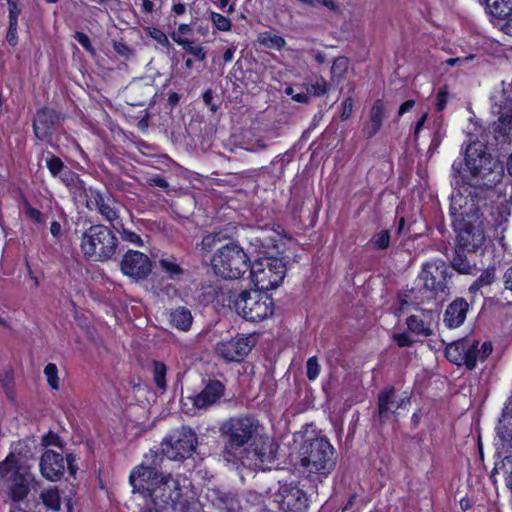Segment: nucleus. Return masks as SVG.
<instances>
[{"label": "nucleus", "instance_id": "nucleus-1", "mask_svg": "<svg viewBox=\"0 0 512 512\" xmlns=\"http://www.w3.org/2000/svg\"><path fill=\"white\" fill-rule=\"evenodd\" d=\"M466 195L458 193L452 196L449 212L452 226L456 232L454 256L451 260L453 270L461 274H470L473 265L468 254L475 253L485 242L482 218L503 196L499 192L480 188H464Z\"/></svg>", "mask_w": 512, "mask_h": 512}, {"label": "nucleus", "instance_id": "nucleus-2", "mask_svg": "<svg viewBox=\"0 0 512 512\" xmlns=\"http://www.w3.org/2000/svg\"><path fill=\"white\" fill-rule=\"evenodd\" d=\"M508 130H481L477 140L471 141L465 151L463 160H455L452 164V176L457 183L469 187H480L505 195L503 179L504 165L491 155L498 151L509 137Z\"/></svg>", "mask_w": 512, "mask_h": 512}, {"label": "nucleus", "instance_id": "nucleus-3", "mask_svg": "<svg viewBox=\"0 0 512 512\" xmlns=\"http://www.w3.org/2000/svg\"><path fill=\"white\" fill-rule=\"evenodd\" d=\"M260 427L259 420L253 415L230 417L220 427L223 439L222 457L235 466L245 465L248 455L246 446Z\"/></svg>", "mask_w": 512, "mask_h": 512}, {"label": "nucleus", "instance_id": "nucleus-4", "mask_svg": "<svg viewBox=\"0 0 512 512\" xmlns=\"http://www.w3.org/2000/svg\"><path fill=\"white\" fill-rule=\"evenodd\" d=\"M211 290L212 293L209 292L211 300L217 297L218 302L234 310L246 321L260 322L271 317L274 313L273 298L268 295L267 292L258 290L257 288L254 291H221L220 294L216 288L211 287Z\"/></svg>", "mask_w": 512, "mask_h": 512}, {"label": "nucleus", "instance_id": "nucleus-5", "mask_svg": "<svg viewBox=\"0 0 512 512\" xmlns=\"http://www.w3.org/2000/svg\"><path fill=\"white\" fill-rule=\"evenodd\" d=\"M337 453L326 436L307 437L299 449V464L308 477H327L335 468Z\"/></svg>", "mask_w": 512, "mask_h": 512}, {"label": "nucleus", "instance_id": "nucleus-6", "mask_svg": "<svg viewBox=\"0 0 512 512\" xmlns=\"http://www.w3.org/2000/svg\"><path fill=\"white\" fill-rule=\"evenodd\" d=\"M149 498L153 507L172 512H201L200 503L183 490L171 475H164L158 484L145 497Z\"/></svg>", "mask_w": 512, "mask_h": 512}, {"label": "nucleus", "instance_id": "nucleus-7", "mask_svg": "<svg viewBox=\"0 0 512 512\" xmlns=\"http://www.w3.org/2000/svg\"><path fill=\"white\" fill-rule=\"evenodd\" d=\"M80 250L85 260L107 262L119 254V241L115 233L104 224H93L80 237Z\"/></svg>", "mask_w": 512, "mask_h": 512}, {"label": "nucleus", "instance_id": "nucleus-8", "mask_svg": "<svg viewBox=\"0 0 512 512\" xmlns=\"http://www.w3.org/2000/svg\"><path fill=\"white\" fill-rule=\"evenodd\" d=\"M210 264L217 277L236 280L250 270L252 262L237 242H229L216 249Z\"/></svg>", "mask_w": 512, "mask_h": 512}, {"label": "nucleus", "instance_id": "nucleus-9", "mask_svg": "<svg viewBox=\"0 0 512 512\" xmlns=\"http://www.w3.org/2000/svg\"><path fill=\"white\" fill-rule=\"evenodd\" d=\"M492 351L490 341L480 344L479 340L463 337L449 343L444 349V355L450 363L472 371L476 368L477 362L486 361Z\"/></svg>", "mask_w": 512, "mask_h": 512}, {"label": "nucleus", "instance_id": "nucleus-10", "mask_svg": "<svg viewBox=\"0 0 512 512\" xmlns=\"http://www.w3.org/2000/svg\"><path fill=\"white\" fill-rule=\"evenodd\" d=\"M249 271L255 287L267 292L277 288L283 282L287 267L282 258L265 256L253 261Z\"/></svg>", "mask_w": 512, "mask_h": 512}, {"label": "nucleus", "instance_id": "nucleus-11", "mask_svg": "<svg viewBox=\"0 0 512 512\" xmlns=\"http://www.w3.org/2000/svg\"><path fill=\"white\" fill-rule=\"evenodd\" d=\"M198 445L197 434L189 426H181L161 442L159 454L173 461L192 457Z\"/></svg>", "mask_w": 512, "mask_h": 512}, {"label": "nucleus", "instance_id": "nucleus-12", "mask_svg": "<svg viewBox=\"0 0 512 512\" xmlns=\"http://www.w3.org/2000/svg\"><path fill=\"white\" fill-rule=\"evenodd\" d=\"M145 459L147 462L150 461L149 464L142 463L134 467L129 475V483L133 492L139 493L143 497H146L147 493L158 484V480L164 477L158 470L163 461L158 450L151 449L149 456L146 455Z\"/></svg>", "mask_w": 512, "mask_h": 512}, {"label": "nucleus", "instance_id": "nucleus-13", "mask_svg": "<svg viewBox=\"0 0 512 512\" xmlns=\"http://www.w3.org/2000/svg\"><path fill=\"white\" fill-rule=\"evenodd\" d=\"M40 472L43 478L48 481H59L67 468L70 476L75 477L78 471L76 456L69 453L64 457L61 453L47 449L44 451L39 462Z\"/></svg>", "mask_w": 512, "mask_h": 512}, {"label": "nucleus", "instance_id": "nucleus-14", "mask_svg": "<svg viewBox=\"0 0 512 512\" xmlns=\"http://www.w3.org/2000/svg\"><path fill=\"white\" fill-rule=\"evenodd\" d=\"M453 274L450 267L442 260L428 261L423 264L418 279L423 288L430 292L429 298L449 291L448 283Z\"/></svg>", "mask_w": 512, "mask_h": 512}, {"label": "nucleus", "instance_id": "nucleus-15", "mask_svg": "<svg viewBox=\"0 0 512 512\" xmlns=\"http://www.w3.org/2000/svg\"><path fill=\"white\" fill-rule=\"evenodd\" d=\"M246 448L248 455L244 466L254 464L264 469V465L272 464L276 460L279 445L274 438L257 431Z\"/></svg>", "mask_w": 512, "mask_h": 512}, {"label": "nucleus", "instance_id": "nucleus-16", "mask_svg": "<svg viewBox=\"0 0 512 512\" xmlns=\"http://www.w3.org/2000/svg\"><path fill=\"white\" fill-rule=\"evenodd\" d=\"M80 182L82 192L87 198L86 207L89 210L95 209L105 221L111 224L117 222L120 218V203L111 194L103 193L91 186L86 189L83 181Z\"/></svg>", "mask_w": 512, "mask_h": 512}, {"label": "nucleus", "instance_id": "nucleus-17", "mask_svg": "<svg viewBox=\"0 0 512 512\" xmlns=\"http://www.w3.org/2000/svg\"><path fill=\"white\" fill-rule=\"evenodd\" d=\"M257 344L255 334H237L229 340H223L216 345V353L226 362H242Z\"/></svg>", "mask_w": 512, "mask_h": 512}, {"label": "nucleus", "instance_id": "nucleus-18", "mask_svg": "<svg viewBox=\"0 0 512 512\" xmlns=\"http://www.w3.org/2000/svg\"><path fill=\"white\" fill-rule=\"evenodd\" d=\"M152 269L151 259L138 250L128 249L120 261V271L135 282L146 280Z\"/></svg>", "mask_w": 512, "mask_h": 512}, {"label": "nucleus", "instance_id": "nucleus-19", "mask_svg": "<svg viewBox=\"0 0 512 512\" xmlns=\"http://www.w3.org/2000/svg\"><path fill=\"white\" fill-rule=\"evenodd\" d=\"M276 497L283 512H306L308 510L307 493L294 481L280 483Z\"/></svg>", "mask_w": 512, "mask_h": 512}, {"label": "nucleus", "instance_id": "nucleus-20", "mask_svg": "<svg viewBox=\"0 0 512 512\" xmlns=\"http://www.w3.org/2000/svg\"><path fill=\"white\" fill-rule=\"evenodd\" d=\"M37 484L28 465L22 464L7 478L8 496L16 503L23 501Z\"/></svg>", "mask_w": 512, "mask_h": 512}, {"label": "nucleus", "instance_id": "nucleus-21", "mask_svg": "<svg viewBox=\"0 0 512 512\" xmlns=\"http://www.w3.org/2000/svg\"><path fill=\"white\" fill-rule=\"evenodd\" d=\"M202 390L191 397L192 405L198 410H206L218 403L224 396L225 385L218 379H203Z\"/></svg>", "mask_w": 512, "mask_h": 512}, {"label": "nucleus", "instance_id": "nucleus-22", "mask_svg": "<svg viewBox=\"0 0 512 512\" xmlns=\"http://www.w3.org/2000/svg\"><path fill=\"white\" fill-rule=\"evenodd\" d=\"M396 389L394 386L389 385L384 387L377 396V411L378 418L381 423L389 419L390 414L395 413L396 410H391L390 405L396 404V409H403L411 403V394L404 392L403 396L397 401L395 400Z\"/></svg>", "mask_w": 512, "mask_h": 512}, {"label": "nucleus", "instance_id": "nucleus-23", "mask_svg": "<svg viewBox=\"0 0 512 512\" xmlns=\"http://www.w3.org/2000/svg\"><path fill=\"white\" fill-rule=\"evenodd\" d=\"M437 315L433 310L421 309L419 314H412L405 320L408 332L418 336L429 338L434 335V325Z\"/></svg>", "mask_w": 512, "mask_h": 512}, {"label": "nucleus", "instance_id": "nucleus-24", "mask_svg": "<svg viewBox=\"0 0 512 512\" xmlns=\"http://www.w3.org/2000/svg\"><path fill=\"white\" fill-rule=\"evenodd\" d=\"M469 304L463 297L455 298L449 303L443 314V323L449 329L459 328L465 322Z\"/></svg>", "mask_w": 512, "mask_h": 512}, {"label": "nucleus", "instance_id": "nucleus-25", "mask_svg": "<svg viewBox=\"0 0 512 512\" xmlns=\"http://www.w3.org/2000/svg\"><path fill=\"white\" fill-rule=\"evenodd\" d=\"M237 133L231 134L235 145L246 151H258L266 147V143L261 138H256L254 130H236Z\"/></svg>", "mask_w": 512, "mask_h": 512}, {"label": "nucleus", "instance_id": "nucleus-26", "mask_svg": "<svg viewBox=\"0 0 512 512\" xmlns=\"http://www.w3.org/2000/svg\"><path fill=\"white\" fill-rule=\"evenodd\" d=\"M209 497L212 504L221 512H236L239 508V501L234 493L212 489Z\"/></svg>", "mask_w": 512, "mask_h": 512}, {"label": "nucleus", "instance_id": "nucleus-27", "mask_svg": "<svg viewBox=\"0 0 512 512\" xmlns=\"http://www.w3.org/2000/svg\"><path fill=\"white\" fill-rule=\"evenodd\" d=\"M495 429L502 441L512 442V396L505 402L501 418Z\"/></svg>", "mask_w": 512, "mask_h": 512}, {"label": "nucleus", "instance_id": "nucleus-28", "mask_svg": "<svg viewBox=\"0 0 512 512\" xmlns=\"http://www.w3.org/2000/svg\"><path fill=\"white\" fill-rule=\"evenodd\" d=\"M158 263L160 270L171 280L180 281L186 274V270L173 255L163 254Z\"/></svg>", "mask_w": 512, "mask_h": 512}, {"label": "nucleus", "instance_id": "nucleus-29", "mask_svg": "<svg viewBox=\"0 0 512 512\" xmlns=\"http://www.w3.org/2000/svg\"><path fill=\"white\" fill-rule=\"evenodd\" d=\"M46 167L53 177H59L65 185H68V177L75 175L68 167L65 166L62 159L52 152L47 153L45 158Z\"/></svg>", "mask_w": 512, "mask_h": 512}, {"label": "nucleus", "instance_id": "nucleus-30", "mask_svg": "<svg viewBox=\"0 0 512 512\" xmlns=\"http://www.w3.org/2000/svg\"><path fill=\"white\" fill-rule=\"evenodd\" d=\"M169 321L174 328L187 332L191 329L193 316L190 309L185 306H178L171 311Z\"/></svg>", "mask_w": 512, "mask_h": 512}, {"label": "nucleus", "instance_id": "nucleus-31", "mask_svg": "<svg viewBox=\"0 0 512 512\" xmlns=\"http://www.w3.org/2000/svg\"><path fill=\"white\" fill-rule=\"evenodd\" d=\"M192 130H171V137L178 140L179 137L183 138V142L185 143L187 148L193 149V150H204V136L203 135H196L191 133ZM196 132L197 130H193ZM199 132H202L203 130H198Z\"/></svg>", "mask_w": 512, "mask_h": 512}, {"label": "nucleus", "instance_id": "nucleus-32", "mask_svg": "<svg viewBox=\"0 0 512 512\" xmlns=\"http://www.w3.org/2000/svg\"><path fill=\"white\" fill-rule=\"evenodd\" d=\"M115 229L123 242H126L130 245L139 248L144 246V240L140 234L141 230L139 228H137V230H134L132 228L125 226L123 223L117 222V226L115 227Z\"/></svg>", "mask_w": 512, "mask_h": 512}, {"label": "nucleus", "instance_id": "nucleus-33", "mask_svg": "<svg viewBox=\"0 0 512 512\" xmlns=\"http://www.w3.org/2000/svg\"><path fill=\"white\" fill-rule=\"evenodd\" d=\"M493 113L498 116V122L503 128H512V99L507 96L505 101L495 104Z\"/></svg>", "mask_w": 512, "mask_h": 512}, {"label": "nucleus", "instance_id": "nucleus-34", "mask_svg": "<svg viewBox=\"0 0 512 512\" xmlns=\"http://www.w3.org/2000/svg\"><path fill=\"white\" fill-rule=\"evenodd\" d=\"M60 124V117L53 109L43 108L34 117L33 128H51Z\"/></svg>", "mask_w": 512, "mask_h": 512}, {"label": "nucleus", "instance_id": "nucleus-35", "mask_svg": "<svg viewBox=\"0 0 512 512\" xmlns=\"http://www.w3.org/2000/svg\"><path fill=\"white\" fill-rule=\"evenodd\" d=\"M486 9L494 17L506 18L512 14V0H484Z\"/></svg>", "mask_w": 512, "mask_h": 512}, {"label": "nucleus", "instance_id": "nucleus-36", "mask_svg": "<svg viewBox=\"0 0 512 512\" xmlns=\"http://www.w3.org/2000/svg\"><path fill=\"white\" fill-rule=\"evenodd\" d=\"M118 136L123 137L124 142L128 141L135 145L139 152L144 155H153L155 151V147L153 145H150L141 139H137L131 130H118Z\"/></svg>", "mask_w": 512, "mask_h": 512}, {"label": "nucleus", "instance_id": "nucleus-37", "mask_svg": "<svg viewBox=\"0 0 512 512\" xmlns=\"http://www.w3.org/2000/svg\"><path fill=\"white\" fill-rule=\"evenodd\" d=\"M152 375L155 386L162 392L167 389L166 375L167 366L164 362L159 360L152 361Z\"/></svg>", "mask_w": 512, "mask_h": 512}, {"label": "nucleus", "instance_id": "nucleus-38", "mask_svg": "<svg viewBox=\"0 0 512 512\" xmlns=\"http://www.w3.org/2000/svg\"><path fill=\"white\" fill-rule=\"evenodd\" d=\"M40 499L43 505L52 511H59L61 507V498L57 487L49 488L40 493Z\"/></svg>", "mask_w": 512, "mask_h": 512}, {"label": "nucleus", "instance_id": "nucleus-39", "mask_svg": "<svg viewBox=\"0 0 512 512\" xmlns=\"http://www.w3.org/2000/svg\"><path fill=\"white\" fill-rule=\"evenodd\" d=\"M172 39L177 44L181 45L185 51L196 57L198 60L203 61L206 58V51L201 46H194L193 41L178 36L176 33L172 34Z\"/></svg>", "mask_w": 512, "mask_h": 512}, {"label": "nucleus", "instance_id": "nucleus-40", "mask_svg": "<svg viewBox=\"0 0 512 512\" xmlns=\"http://www.w3.org/2000/svg\"><path fill=\"white\" fill-rule=\"evenodd\" d=\"M0 384L3 388V391L6 397L11 402H15L16 400V391H15V382H14V373L12 369L4 370L0 373Z\"/></svg>", "mask_w": 512, "mask_h": 512}, {"label": "nucleus", "instance_id": "nucleus-41", "mask_svg": "<svg viewBox=\"0 0 512 512\" xmlns=\"http://www.w3.org/2000/svg\"><path fill=\"white\" fill-rule=\"evenodd\" d=\"M495 281V269L488 268L479 275V277L470 285L469 292L476 294L483 287L490 286Z\"/></svg>", "mask_w": 512, "mask_h": 512}, {"label": "nucleus", "instance_id": "nucleus-42", "mask_svg": "<svg viewBox=\"0 0 512 512\" xmlns=\"http://www.w3.org/2000/svg\"><path fill=\"white\" fill-rule=\"evenodd\" d=\"M391 242V234L387 229H383L380 232L374 234L369 240V244L373 249L386 250L389 248Z\"/></svg>", "mask_w": 512, "mask_h": 512}, {"label": "nucleus", "instance_id": "nucleus-43", "mask_svg": "<svg viewBox=\"0 0 512 512\" xmlns=\"http://www.w3.org/2000/svg\"><path fill=\"white\" fill-rule=\"evenodd\" d=\"M22 464L14 454L10 453L5 460L0 462V479H7Z\"/></svg>", "mask_w": 512, "mask_h": 512}, {"label": "nucleus", "instance_id": "nucleus-44", "mask_svg": "<svg viewBox=\"0 0 512 512\" xmlns=\"http://www.w3.org/2000/svg\"><path fill=\"white\" fill-rule=\"evenodd\" d=\"M23 211L27 218L35 224L45 223V215L37 208H34L27 198L23 197L21 201Z\"/></svg>", "mask_w": 512, "mask_h": 512}, {"label": "nucleus", "instance_id": "nucleus-45", "mask_svg": "<svg viewBox=\"0 0 512 512\" xmlns=\"http://www.w3.org/2000/svg\"><path fill=\"white\" fill-rule=\"evenodd\" d=\"M385 117H386L385 103L383 102V100L378 99L374 103V105L371 109V114H370V118L373 123V126H375L376 128H379L383 124V120Z\"/></svg>", "mask_w": 512, "mask_h": 512}, {"label": "nucleus", "instance_id": "nucleus-46", "mask_svg": "<svg viewBox=\"0 0 512 512\" xmlns=\"http://www.w3.org/2000/svg\"><path fill=\"white\" fill-rule=\"evenodd\" d=\"M259 43L267 48H275L280 50L286 44L285 39L278 35H273L269 32L261 34Z\"/></svg>", "mask_w": 512, "mask_h": 512}, {"label": "nucleus", "instance_id": "nucleus-47", "mask_svg": "<svg viewBox=\"0 0 512 512\" xmlns=\"http://www.w3.org/2000/svg\"><path fill=\"white\" fill-rule=\"evenodd\" d=\"M44 375L52 390H59L58 368L54 363H48L44 368Z\"/></svg>", "mask_w": 512, "mask_h": 512}, {"label": "nucleus", "instance_id": "nucleus-48", "mask_svg": "<svg viewBox=\"0 0 512 512\" xmlns=\"http://www.w3.org/2000/svg\"><path fill=\"white\" fill-rule=\"evenodd\" d=\"M494 470L499 473V470L502 471L504 482L506 487L512 492V459L510 457H506L500 467H495Z\"/></svg>", "mask_w": 512, "mask_h": 512}, {"label": "nucleus", "instance_id": "nucleus-49", "mask_svg": "<svg viewBox=\"0 0 512 512\" xmlns=\"http://www.w3.org/2000/svg\"><path fill=\"white\" fill-rule=\"evenodd\" d=\"M222 233L216 232V233H209L205 236H203L201 241V249L206 252H211L217 244H219L222 241Z\"/></svg>", "mask_w": 512, "mask_h": 512}, {"label": "nucleus", "instance_id": "nucleus-50", "mask_svg": "<svg viewBox=\"0 0 512 512\" xmlns=\"http://www.w3.org/2000/svg\"><path fill=\"white\" fill-rule=\"evenodd\" d=\"M348 59L346 57H337L333 61V65L331 67V76L334 78H341L348 69Z\"/></svg>", "mask_w": 512, "mask_h": 512}, {"label": "nucleus", "instance_id": "nucleus-51", "mask_svg": "<svg viewBox=\"0 0 512 512\" xmlns=\"http://www.w3.org/2000/svg\"><path fill=\"white\" fill-rule=\"evenodd\" d=\"M409 333L408 330L401 333H393L391 338L399 348L412 347L415 344V340Z\"/></svg>", "mask_w": 512, "mask_h": 512}, {"label": "nucleus", "instance_id": "nucleus-52", "mask_svg": "<svg viewBox=\"0 0 512 512\" xmlns=\"http://www.w3.org/2000/svg\"><path fill=\"white\" fill-rule=\"evenodd\" d=\"M210 19L213 25L220 31H229L231 29V21L219 13L211 11Z\"/></svg>", "mask_w": 512, "mask_h": 512}, {"label": "nucleus", "instance_id": "nucleus-53", "mask_svg": "<svg viewBox=\"0 0 512 512\" xmlns=\"http://www.w3.org/2000/svg\"><path fill=\"white\" fill-rule=\"evenodd\" d=\"M320 374V365L317 356H312L306 362V375L310 381H314Z\"/></svg>", "mask_w": 512, "mask_h": 512}, {"label": "nucleus", "instance_id": "nucleus-54", "mask_svg": "<svg viewBox=\"0 0 512 512\" xmlns=\"http://www.w3.org/2000/svg\"><path fill=\"white\" fill-rule=\"evenodd\" d=\"M146 184L150 187H159L164 191L169 190V183L168 181L158 174H152L146 176Z\"/></svg>", "mask_w": 512, "mask_h": 512}, {"label": "nucleus", "instance_id": "nucleus-55", "mask_svg": "<svg viewBox=\"0 0 512 512\" xmlns=\"http://www.w3.org/2000/svg\"><path fill=\"white\" fill-rule=\"evenodd\" d=\"M74 38L79 42V44L92 56L96 55V50L91 44L89 37L83 32H75Z\"/></svg>", "mask_w": 512, "mask_h": 512}, {"label": "nucleus", "instance_id": "nucleus-56", "mask_svg": "<svg viewBox=\"0 0 512 512\" xmlns=\"http://www.w3.org/2000/svg\"><path fill=\"white\" fill-rule=\"evenodd\" d=\"M17 28H18V20H9L8 31L6 34V41L11 46H16L18 44Z\"/></svg>", "mask_w": 512, "mask_h": 512}, {"label": "nucleus", "instance_id": "nucleus-57", "mask_svg": "<svg viewBox=\"0 0 512 512\" xmlns=\"http://www.w3.org/2000/svg\"><path fill=\"white\" fill-rule=\"evenodd\" d=\"M42 444L44 446H63L60 436L52 431H49L47 434L43 436Z\"/></svg>", "mask_w": 512, "mask_h": 512}, {"label": "nucleus", "instance_id": "nucleus-58", "mask_svg": "<svg viewBox=\"0 0 512 512\" xmlns=\"http://www.w3.org/2000/svg\"><path fill=\"white\" fill-rule=\"evenodd\" d=\"M326 91V81L323 78L307 88V92L314 96H322L326 93Z\"/></svg>", "mask_w": 512, "mask_h": 512}, {"label": "nucleus", "instance_id": "nucleus-59", "mask_svg": "<svg viewBox=\"0 0 512 512\" xmlns=\"http://www.w3.org/2000/svg\"><path fill=\"white\" fill-rule=\"evenodd\" d=\"M149 35L154 40H156L159 44L166 46V47L170 46V42H169L166 34L163 31H161L160 29L150 28Z\"/></svg>", "mask_w": 512, "mask_h": 512}, {"label": "nucleus", "instance_id": "nucleus-60", "mask_svg": "<svg viewBox=\"0 0 512 512\" xmlns=\"http://www.w3.org/2000/svg\"><path fill=\"white\" fill-rule=\"evenodd\" d=\"M113 48L117 54L125 58H129L133 54V50L123 41H114Z\"/></svg>", "mask_w": 512, "mask_h": 512}, {"label": "nucleus", "instance_id": "nucleus-61", "mask_svg": "<svg viewBox=\"0 0 512 512\" xmlns=\"http://www.w3.org/2000/svg\"><path fill=\"white\" fill-rule=\"evenodd\" d=\"M447 99H448V92L446 90V88H440L437 92V95H436V110L438 112H441L444 110V108L446 107V104H447Z\"/></svg>", "mask_w": 512, "mask_h": 512}, {"label": "nucleus", "instance_id": "nucleus-62", "mask_svg": "<svg viewBox=\"0 0 512 512\" xmlns=\"http://www.w3.org/2000/svg\"><path fill=\"white\" fill-rule=\"evenodd\" d=\"M443 135L441 134V130H434L430 135L431 141L428 148V153L433 154L441 144Z\"/></svg>", "mask_w": 512, "mask_h": 512}, {"label": "nucleus", "instance_id": "nucleus-63", "mask_svg": "<svg viewBox=\"0 0 512 512\" xmlns=\"http://www.w3.org/2000/svg\"><path fill=\"white\" fill-rule=\"evenodd\" d=\"M287 95H290L292 99L299 103H308L309 96L307 93H294V89L292 87H287L285 90Z\"/></svg>", "mask_w": 512, "mask_h": 512}, {"label": "nucleus", "instance_id": "nucleus-64", "mask_svg": "<svg viewBox=\"0 0 512 512\" xmlns=\"http://www.w3.org/2000/svg\"><path fill=\"white\" fill-rule=\"evenodd\" d=\"M290 162L289 155L287 153L278 155L273 161V165L279 164L280 174L284 173V169L287 163Z\"/></svg>", "mask_w": 512, "mask_h": 512}]
</instances>
